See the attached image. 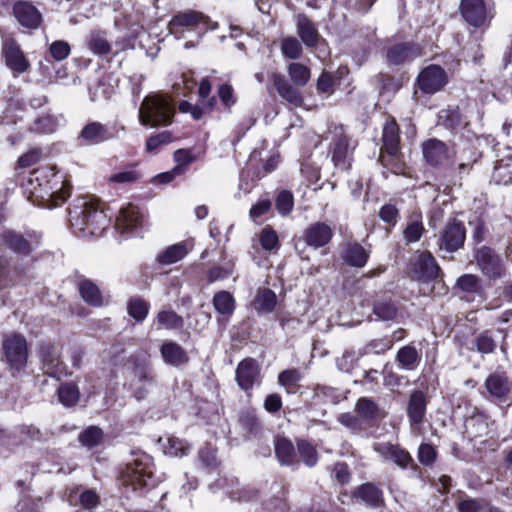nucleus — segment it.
Segmentation results:
<instances>
[{"label": "nucleus", "mask_w": 512, "mask_h": 512, "mask_svg": "<svg viewBox=\"0 0 512 512\" xmlns=\"http://www.w3.org/2000/svg\"><path fill=\"white\" fill-rule=\"evenodd\" d=\"M298 453L303 463L308 467H313L318 461V453L316 448L306 440L297 442Z\"/></svg>", "instance_id": "obj_46"}, {"label": "nucleus", "mask_w": 512, "mask_h": 512, "mask_svg": "<svg viewBox=\"0 0 512 512\" xmlns=\"http://www.w3.org/2000/svg\"><path fill=\"white\" fill-rule=\"evenodd\" d=\"M360 354L357 355L353 351H346L337 359V367L343 372H350L356 365Z\"/></svg>", "instance_id": "obj_57"}, {"label": "nucleus", "mask_w": 512, "mask_h": 512, "mask_svg": "<svg viewBox=\"0 0 512 512\" xmlns=\"http://www.w3.org/2000/svg\"><path fill=\"white\" fill-rule=\"evenodd\" d=\"M466 429L473 437L486 435L489 432L488 418L482 414L475 415L467 420Z\"/></svg>", "instance_id": "obj_39"}, {"label": "nucleus", "mask_w": 512, "mask_h": 512, "mask_svg": "<svg viewBox=\"0 0 512 512\" xmlns=\"http://www.w3.org/2000/svg\"><path fill=\"white\" fill-rule=\"evenodd\" d=\"M191 249L192 246L185 242L171 245L157 256V261L162 265L174 264L182 260Z\"/></svg>", "instance_id": "obj_26"}, {"label": "nucleus", "mask_w": 512, "mask_h": 512, "mask_svg": "<svg viewBox=\"0 0 512 512\" xmlns=\"http://www.w3.org/2000/svg\"><path fill=\"white\" fill-rule=\"evenodd\" d=\"M110 138L109 130L100 122L87 123L78 136L79 142L83 145H96Z\"/></svg>", "instance_id": "obj_18"}, {"label": "nucleus", "mask_w": 512, "mask_h": 512, "mask_svg": "<svg viewBox=\"0 0 512 512\" xmlns=\"http://www.w3.org/2000/svg\"><path fill=\"white\" fill-rule=\"evenodd\" d=\"M276 208L282 215H287L293 208V196L288 191H282L279 193L276 199Z\"/></svg>", "instance_id": "obj_58"}, {"label": "nucleus", "mask_w": 512, "mask_h": 512, "mask_svg": "<svg viewBox=\"0 0 512 512\" xmlns=\"http://www.w3.org/2000/svg\"><path fill=\"white\" fill-rule=\"evenodd\" d=\"M427 400L422 391L415 390L411 393L407 405V416L411 429L418 432L426 415Z\"/></svg>", "instance_id": "obj_13"}, {"label": "nucleus", "mask_w": 512, "mask_h": 512, "mask_svg": "<svg viewBox=\"0 0 512 512\" xmlns=\"http://www.w3.org/2000/svg\"><path fill=\"white\" fill-rule=\"evenodd\" d=\"M190 447L181 439L169 437L164 445V452L169 456L182 457L188 454Z\"/></svg>", "instance_id": "obj_50"}, {"label": "nucleus", "mask_w": 512, "mask_h": 512, "mask_svg": "<svg viewBox=\"0 0 512 512\" xmlns=\"http://www.w3.org/2000/svg\"><path fill=\"white\" fill-rule=\"evenodd\" d=\"M13 12L18 22L27 28H37L42 17L38 9L26 1H18L13 6Z\"/></svg>", "instance_id": "obj_15"}, {"label": "nucleus", "mask_w": 512, "mask_h": 512, "mask_svg": "<svg viewBox=\"0 0 512 512\" xmlns=\"http://www.w3.org/2000/svg\"><path fill=\"white\" fill-rule=\"evenodd\" d=\"M343 258L351 266L363 267L368 260V253L361 245L355 243L347 246Z\"/></svg>", "instance_id": "obj_34"}, {"label": "nucleus", "mask_w": 512, "mask_h": 512, "mask_svg": "<svg viewBox=\"0 0 512 512\" xmlns=\"http://www.w3.org/2000/svg\"><path fill=\"white\" fill-rule=\"evenodd\" d=\"M79 501L83 508L93 509L99 504V496L94 490L86 489L80 493Z\"/></svg>", "instance_id": "obj_61"}, {"label": "nucleus", "mask_w": 512, "mask_h": 512, "mask_svg": "<svg viewBox=\"0 0 512 512\" xmlns=\"http://www.w3.org/2000/svg\"><path fill=\"white\" fill-rule=\"evenodd\" d=\"M175 114L173 101L161 94L146 96L139 108V122L144 126L158 127L172 123Z\"/></svg>", "instance_id": "obj_4"}, {"label": "nucleus", "mask_w": 512, "mask_h": 512, "mask_svg": "<svg viewBox=\"0 0 512 512\" xmlns=\"http://www.w3.org/2000/svg\"><path fill=\"white\" fill-rule=\"evenodd\" d=\"M332 161L340 169L344 170L350 167V148L346 137H341L335 142L332 150Z\"/></svg>", "instance_id": "obj_30"}, {"label": "nucleus", "mask_w": 512, "mask_h": 512, "mask_svg": "<svg viewBox=\"0 0 512 512\" xmlns=\"http://www.w3.org/2000/svg\"><path fill=\"white\" fill-rule=\"evenodd\" d=\"M7 243L15 252L28 254L31 251L29 243L20 235L9 233Z\"/></svg>", "instance_id": "obj_56"}, {"label": "nucleus", "mask_w": 512, "mask_h": 512, "mask_svg": "<svg viewBox=\"0 0 512 512\" xmlns=\"http://www.w3.org/2000/svg\"><path fill=\"white\" fill-rule=\"evenodd\" d=\"M466 238L465 227L462 222L453 220L446 224L441 233L440 247L449 252L458 250Z\"/></svg>", "instance_id": "obj_12"}, {"label": "nucleus", "mask_w": 512, "mask_h": 512, "mask_svg": "<svg viewBox=\"0 0 512 512\" xmlns=\"http://www.w3.org/2000/svg\"><path fill=\"white\" fill-rule=\"evenodd\" d=\"M297 34L307 47H314L320 35L313 22L305 15L300 14L296 18Z\"/></svg>", "instance_id": "obj_23"}, {"label": "nucleus", "mask_w": 512, "mask_h": 512, "mask_svg": "<svg viewBox=\"0 0 512 512\" xmlns=\"http://www.w3.org/2000/svg\"><path fill=\"white\" fill-rule=\"evenodd\" d=\"M512 154L509 149L507 155H504L496 161L495 164V178L507 184L512 182Z\"/></svg>", "instance_id": "obj_36"}, {"label": "nucleus", "mask_w": 512, "mask_h": 512, "mask_svg": "<svg viewBox=\"0 0 512 512\" xmlns=\"http://www.w3.org/2000/svg\"><path fill=\"white\" fill-rule=\"evenodd\" d=\"M215 310L222 315H231L235 309V300L227 291L217 292L213 297Z\"/></svg>", "instance_id": "obj_37"}, {"label": "nucleus", "mask_w": 512, "mask_h": 512, "mask_svg": "<svg viewBox=\"0 0 512 512\" xmlns=\"http://www.w3.org/2000/svg\"><path fill=\"white\" fill-rule=\"evenodd\" d=\"M302 46L295 37L284 38L281 42V52L289 59H297L302 54Z\"/></svg>", "instance_id": "obj_52"}, {"label": "nucleus", "mask_w": 512, "mask_h": 512, "mask_svg": "<svg viewBox=\"0 0 512 512\" xmlns=\"http://www.w3.org/2000/svg\"><path fill=\"white\" fill-rule=\"evenodd\" d=\"M275 454L282 465L296 463V452L292 442L286 438H277L275 441Z\"/></svg>", "instance_id": "obj_31"}, {"label": "nucleus", "mask_w": 512, "mask_h": 512, "mask_svg": "<svg viewBox=\"0 0 512 512\" xmlns=\"http://www.w3.org/2000/svg\"><path fill=\"white\" fill-rule=\"evenodd\" d=\"M79 292L83 300L92 306H101L103 303L99 288L89 280H84L79 284Z\"/></svg>", "instance_id": "obj_33"}, {"label": "nucleus", "mask_w": 512, "mask_h": 512, "mask_svg": "<svg viewBox=\"0 0 512 512\" xmlns=\"http://www.w3.org/2000/svg\"><path fill=\"white\" fill-rule=\"evenodd\" d=\"M448 78L445 70L438 65L424 68L417 79L418 86L424 93L433 94L442 89Z\"/></svg>", "instance_id": "obj_7"}, {"label": "nucleus", "mask_w": 512, "mask_h": 512, "mask_svg": "<svg viewBox=\"0 0 512 512\" xmlns=\"http://www.w3.org/2000/svg\"><path fill=\"white\" fill-rule=\"evenodd\" d=\"M440 268L435 258L428 252L417 255L413 264V272L416 277L423 281L434 279L438 276Z\"/></svg>", "instance_id": "obj_16"}, {"label": "nucleus", "mask_w": 512, "mask_h": 512, "mask_svg": "<svg viewBox=\"0 0 512 512\" xmlns=\"http://www.w3.org/2000/svg\"><path fill=\"white\" fill-rule=\"evenodd\" d=\"M157 323L166 329H180L184 321L181 316L172 310H163L157 314Z\"/></svg>", "instance_id": "obj_44"}, {"label": "nucleus", "mask_w": 512, "mask_h": 512, "mask_svg": "<svg viewBox=\"0 0 512 512\" xmlns=\"http://www.w3.org/2000/svg\"><path fill=\"white\" fill-rule=\"evenodd\" d=\"M374 315L378 320L393 321L398 315V309L391 301L381 300L374 304Z\"/></svg>", "instance_id": "obj_41"}, {"label": "nucleus", "mask_w": 512, "mask_h": 512, "mask_svg": "<svg viewBox=\"0 0 512 512\" xmlns=\"http://www.w3.org/2000/svg\"><path fill=\"white\" fill-rule=\"evenodd\" d=\"M50 53L56 61L64 60L70 54V45L66 41H55L50 45Z\"/></svg>", "instance_id": "obj_59"}, {"label": "nucleus", "mask_w": 512, "mask_h": 512, "mask_svg": "<svg viewBox=\"0 0 512 512\" xmlns=\"http://www.w3.org/2000/svg\"><path fill=\"white\" fill-rule=\"evenodd\" d=\"M374 450L384 459L390 460L402 468H406L412 461V458L407 451L390 443H377L374 445Z\"/></svg>", "instance_id": "obj_21"}, {"label": "nucleus", "mask_w": 512, "mask_h": 512, "mask_svg": "<svg viewBox=\"0 0 512 512\" xmlns=\"http://www.w3.org/2000/svg\"><path fill=\"white\" fill-rule=\"evenodd\" d=\"M276 304L277 296L268 288H260L253 301V306L258 312H271Z\"/></svg>", "instance_id": "obj_32"}, {"label": "nucleus", "mask_w": 512, "mask_h": 512, "mask_svg": "<svg viewBox=\"0 0 512 512\" xmlns=\"http://www.w3.org/2000/svg\"><path fill=\"white\" fill-rule=\"evenodd\" d=\"M70 222L74 232L81 237L99 236L109 220L97 202L84 200L70 211Z\"/></svg>", "instance_id": "obj_2"}, {"label": "nucleus", "mask_w": 512, "mask_h": 512, "mask_svg": "<svg viewBox=\"0 0 512 512\" xmlns=\"http://www.w3.org/2000/svg\"><path fill=\"white\" fill-rule=\"evenodd\" d=\"M259 242L264 250L271 251L279 248L277 233L270 227H265L260 235Z\"/></svg>", "instance_id": "obj_53"}, {"label": "nucleus", "mask_w": 512, "mask_h": 512, "mask_svg": "<svg viewBox=\"0 0 512 512\" xmlns=\"http://www.w3.org/2000/svg\"><path fill=\"white\" fill-rule=\"evenodd\" d=\"M489 394L496 398H504L511 390L512 384L504 373H493L485 381Z\"/></svg>", "instance_id": "obj_25"}, {"label": "nucleus", "mask_w": 512, "mask_h": 512, "mask_svg": "<svg viewBox=\"0 0 512 512\" xmlns=\"http://www.w3.org/2000/svg\"><path fill=\"white\" fill-rule=\"evenodd\" d=\"M209 17L201 12L187 10L174 15L169 22V31L174 35H179L185 30H207L215 29L216 24H211Z\"/></svg>", "instance_id": "obj_6"}, {"label": "nucleus", "mask_w": 512, "mask_h": 512, "mask_svg": "<svg viewBox=\"0 0 512 512\" xmlns=\"http://www.w3.org/2000/svg\"><path fill=\"white\" fill-rule=\"evenodd\" d=\"M30 200L39 206L54 208L70 196V184L53 166H42L30 173L26 183Z\"/></svg>", "instance_id": "obj_1"}, {"label": "nucleus", "mask_w": 512, "mask_h": 512, "mask_svg": "<svg viewBox=\"0 0 512 512\" xmlns=\"http://www.w3.org/2000/svg\"><path fill=\"white\" fill-rule=\"evenodd\" d=\"M143 214L140 209L132 204L121 208L116 219V229L121 233L134 230L141 225Z\"/></svg>", "instance_id": "obj_17"}, {"label": "nucleus", "mask_w": 512, "mask_h": 512, "mask_svg": "<svg viewBox=\"0 0 512 512\" xmlns=\"http://www.w3.org/2000/svg\"><path fill=\"white\" fill-rule=\"evenodd\" d=\"M421 49L416 44H398L390 47L386 57L390 64L399 65L421 56Z\"/></svg>", "instance_id": "obj_19"}, {"label": "nucleus", "mask_w": 512, "mask_h": 512, "mask_svg": "<svg viewBox=\"0 0 512 512\" xmlns=\"http://www.w3.org/2000/svg\"><path fill=\"white\" fill-rule=\"evenodd\" d=\"M356 412L363 420H374L378 417V407L368 398H360L356 404Z\"/></svg>", "instance_id": "obj_49"}, {"label": "nucleus", "mask_w": 512, "mask_h": 512, "mask_svg": "<svg viewBox=\"0 0 512 512\" xmlns=\"http://www.w3.org/2000/svg\"><path fill=\"white\" fill-rule=\"evenodd\" d=\"M457 286L464 292L474 293L480 289V280L472 274H465L458 278Z\"/></svg>", "instance_id": "obj_55"}, {"label": "nucleus", "mask_w": 512, "mask_h": 512, "mask_svg": "<svg viewBox=\"0 0 512 512\" xmlns=\"http://www.w3.org/2000/svg\"><path fill=\"white\" fill-rule=\"evenodd\" d=\"M218 95H219L221 102L226 107H231L236 102L233 88L230 85H227V84L221 85L218 89Z\"/></svg>", "instance_id": "obj_63"}, {"label": "nucleus", "mask_w": 512, "mask_h": 512, "mask_svg": "<svg viewBox=\"0 0 512 512\" xmlns=\"http://www.w3.org/2000/svg\"><path fill=\"white\" fill-rule=\"evenodd\" d=\"M331 228L324 223H315L305 231L304 238L307 245L319 248L326 245L332 238Z\"/></svg>", "instance_id": "obj_22"}, {"label": "nucleus", "mask_w": 512, "mask_h": 512, "mask_svg": "<svg viewBox=\"0 0 512 512\" xmlns=\"http://www.w3.org/2000/svg\"><path fill=\"white\" fill-rule=\"evenodd\" d=\"M36 124L38 126L36 129L42 133H52L58 125L56 118L50 115L39 118Z\"/></svg>", "instance_id": "obj_64"}, {"label": "nucleus", "mask_w": 512, "mask_h": 512, "mask_svg": "<svg viewBox=\"0 0 512 512\" xmlns=\"http://www.w3.org/2000/svg\"><path fill=\"white\" fill-rule=\"evenodd\" d=\"M475 347L479 353L490 354L496 349L497 343L491 331L486 330L480 333L474 340Z\"/></svg>", "instance_id": "obj_48"}, {"label": "nucleus", "mask_w": 512, "mask_h": 512, "mask_svg": "<svg viewBox=\"0 0 512 512\" xmlns=\"http://www.w3.org/2000/svg\"><path fill=\"white\" fill-rule=\"evenodd\" d=\"M89 49L96 55H106L110 52L111 46L105 35L101 32H92L87 39Z\"/></svg>", "instance_id": "obj_42"}, {"label": "nucleus", "mask_w": 512, "mask_h": 512, "mask_svg": "<svg viewBox=\"0 0 512 512\" xmlns=\"http://www.w3.org/2000/svg\"><path fill=\"white\" fill-rule=\"evenodd\" d=\"M357 495L370 506H378L382 502L381 490L370 483L360 486Z\"/></svg>", "instance_id": "obj_40"}, {"label": "nucleus", "mask_w": 512, "mask_h": 512, "mask_svg": "<svg viewBox=\"0 0 512 512\" xmlns=\"http://www.w3.org/2000/svg\"><path fill=\"white\" fill-rule=\"evenodd\" d=\"M128 313L136 321H143L149 311V305L140 298H133L128 303Z\"/></svg>", "instance_id": "obj_51"}, {"label": "nucleus", "mask_w": 512, "mask_h": 512, "mask_svg": "<svg viewBox=\"0 0 512 512\" xmlns=\"http://www.w3.org/2000/svg\"><path fill=\"white\" fill-rule=\"evenodd\" d=\"M301 379L300 372L296 369H289L281 372L278 376V382L281 386L289 389Z\"/></svg>", "instance_id": "obj_60"}, {"label": "nucleus", "mask_w": 512, "mask_h": 512, "mask_svg": "<svg viewBox=\"0 0 512 512\" xmlns=\"http://www.w3.org/2000/svg\"><path fill=\"white\" fill-rule=\"evenodd\" d=\"M425 231L422 217L420 214H414L409 219L407 227L404 230V239L407 243H414L420 240Z\"/></svg>", "instance_id": "obj_35"}, {"label": "nucleus", "mask_w": 512, "mask_h": 512, "mask_svg": "<svg viewBox=\"0 0 512 512\" xmlns=\"http://www.w3.org/2000/svg\"><path fill=\"white\" fill-rule=\"evenodd\" d=\"M236 381L243 390L251 389L260 383V368L258 363L251 358L242 360L236 369Z\"/></svg>", "instance_id": "obj_14"}, {"label": "nucleus", "mask_w": 512, "mask_h": 512, "mask_svg": "<svg viewBox=\"0 0 512 512\" xmlns=\"http://www.w3.org/2000/svg\"><path fill=\"white\" fill-rule=\"evenodd\" d=\"M273 84L279 95L295 106H301L303 99L301 93L293 87L281 74H273Z\"/></svg>", "instance_id": "obj_24"}, {"label": "nucleus", "mask_w": 512, "mask_h": 512, "mask_svg": "<svg viewBox=\"0 0 512 512\" xmlns=\"http://www.w3.org/2000/svg\"><path fill=\"white\" fill-rule=\"evenodd\" d=\"M392 346L393 341L387 337L373 339L360 350V355H379L390 350Z\"/></svg>", "instance_id": "obj_45"}, {"label": "nucleus", "mask_w": 512, "mask_h": 512, "mask_svg": "<svg viewBox=\"0 0 512 512\" xmlns=\"http://www.w3.org/2000/svg\"><path fill=\"white\" fill-rule=\"evenodd\" d=\"M2 54L7 67L12 70L14 75L22 74L29 68V62L13 39L4 40Z\"/></svg>", "instance_id": "obj_10"}, {"label": "nucleus", "mask_w": 512, "mask_h": 512, "mask_svg": "<svg viewBox=\"0 0 512 512\" xmlns=\"http://www.w3.org/2000/svg\"><path fill=\"white\" fill-rule=\"evenodd\" d=\"M59 401L65 406H73L79 400V390L76 385L66 383L58 388Z\"/></svg>", "instance_id": "obj_47"}, {"label": "nucleus", "mask_w": 512, "mask_h": 512, "mask_svg": "<svg viewBox=\"0 0 512 512\" xmlns=\"http://www.w3.org/2000/svg\"><path fill=\"white\" fill-rule=\"evenodd\" d=\"M40 356L43 362V369L49 376L60 378L68 374L65 364L60 359L57 347L53 345H42Z\"/></svg>", "instance_id": "obj_11"}, {"label": "nucleus", "mask_w": 512, "mask_h": 512, "mask_svg": "<svg viewBox=\"0 0 512 512\" xmlns=\"http://www.w3.org/2000/svg\"><path fill=\"white\" fill-rule=\"evenodd\" d=\"M161 355L167 364L173 366H179L188 361L184 349L174 342H165L161 347Z\"/></svg>", "instance_id": "obj_29"}, {"label": "nucleus", "mask_w": 512, "mask_h": 512, "mask_svg": "<svg viewBox=\"0 0 512 512\" xmlns=\"http://www.w3.org/2000/svg\"><path fill=\"white\" fill-rule=\"evenodd\" d=\"M398 366L404 370H414L421 361V355L413 344L401 347L396 355Z\"/></svg>", "instance_id": "obj_28"}, {"label": "nucleus", "mask_w": 512, "mask_h": 512, "mask_svg": "<svg viewBox=\"0 0 512 512\" xmlns=\"http://www.w3.org/2000/svg\"><path fill=\"white\" fill-rule=\"evenodd\" d=\"M425 160L432 166L444 164L449 159L446 144L437 139H429L422 144Z\"/></svg>", "instance_id": "obj_20"}, {"label": "nucleus", "mask_w": 512, "mask_h": 512, "mask_svg": "<svg viewBox=\"0 0 512 512\" xmlns=\"http://www.w3.org/2000/svg\"><path fill=\"white\" fill-rule=\"evenodd\" d=\"M140 177L141 173L132 165L112 174L109 181L116 184H131L138 181Z\"/></svg>", "instance_id": "obj_43"}, {"label": "nucleus", "mask_w": 512, "mask_h": 512, "mask_svg": "<svg viewBox=\"0 0 512 512\" xmlns=\"http://www.w3.org/2000/svg\"><path fill=\"white\" fill-rule=\"evenodd\" d=\"M383 148L385 151L394 156L398 152L399 148V128L395 120H389L385 123L383 127L382 134Z\"/></svg>", "instance_id": "obj_27"}, {"label": "nucleus", "mask_w": 512, "mask_h": 512, "mask_svg": "<svg viewBox=\"0 0 512 512\" xmlns=\"http://www.w3.org/2000/svg\"><path fill=\"white\" fill-rule=\"evenodd\" d=\"M102 431L97 427H89L79 435L82 445L92 448L100 443Z\"/></svg>", "instance_id": "obj_54"}, {"label": "nucleus", "mask_w": 512, "mask_h": 512, "mask_svg": "<svg viewBox=\"0 0 512 512\" xmlns=\"http://www.w3.org/2000/svg\"><path fill=\"white\" fill-rule=\"evenodd\" d=\"M5 361L13 371H20L27 365L28 346L26 339L20 334L5 336L2 343Z\"/></svg>", "instance_id": "obj_5"}, {"label": "nucleus", "mask_w": 512, "mask_h": 512, "mask_svg": "<svg viewBox=\"0 0 512 512\" xmlns=\"http://www.w3.org/2000/svg\"><path fill=\"white\" fill-rule=\"evenodd\" d=\"M476 262L482 273L490 279H499L505 274L502 260L488 247L477 251Z\"/></svg>", "instance_id": "obj_8"}, {"label": "nucleus", "mask_w": 512, "mask_h": 512, "mask_svg": "<svg viewBox=\"0 0 512 512\" xmlns=\"http://www.w3.org/2000/svg\"><path fill=\"white\" fill-rule=\"evenodd\" d=\"M460 13L474 27L483 26L491 18L484 0H461Z\"/></svg>", "instance_id": "obj_9"}, {"label": "nucleus", "mask_w": 512, "mask_h": 512, "mask_svg": "<svg viewBox=\"0 0 512 512\" xmlns=\"http://www.w3.org/2000/svg\"><path fill=\"white\" fill-rule=\"evenodd\" d=\"M122 483L133 490L154 487L160 480L153 473L152 458L144 452H135L121 473Z\"/></svg>", "instance_id": "obj_3"}, {"label": "nucleus", "mask_w": 512, "mask_h": 512, "mask_svg": "<svg viewBox=\"0 0 512 512\" xmlns=\"http://www.w3.org/2000/svg\"><path fill=\"white\" fill-rule=\"evenodd\" d=\"M436 451L430 444H421L418 449V459L423 465H430L434 462Z\"/></svg>", "instance_id": "obj_62"}, {"label": "nucleus", "mask_w": 512, "mask_h": 512, "mask_svg": "<svg viewBox=\"0 0 512 512\" xmlns=\"http://www.w3.org/2000/svg\"><path fill=\"white\" fill-rule=\"evenodd\" d=\"M288 75L292 82L297 86H305L311 77L310 69L298 62H293L287 67Z\"/></svg>", "instance_id": "obj_38"}]
</instances>
